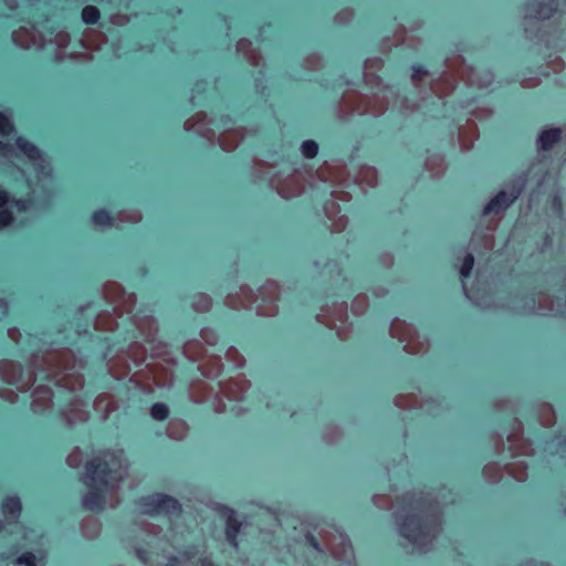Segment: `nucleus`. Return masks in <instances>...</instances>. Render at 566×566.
<instances>
[{
  "instance_id": "obj_16",
  "label": "nucleus",
  "mask_w": 566,
  "mask_h": 566,
  "mask_svg": "<svg viewBox=\"0 0 566 566\" xmlns=\"http://www.w3.org/2000/svg\"><path fill=\"white\" fill-rule=\"evenodd\" d=\"M455 80L448 74H442L431 82L430 88L438 97L450 95L455 88Z\"/></svg>"
},
{
  "instance_id": "obj_15",
  "label": "nucleus",
  "mask_w": 566,
  "mask_h": 566,
  "mask_svg": "<svg viewBox=\"0 0 566 566\" xmlns=\"http://www.w3.org/2000/svg\"><path fill=\"white\" fill-rule=\"evenodd\" d=\"M476 138L478 127L473 120H468L464 126L459 127L458 139L462 150H470Z\"/></svg>"
},
{
  "instance_id": "obj_33",
  "label": "nucleus",
  "mask_w": 566,
  "mask_h": 566,
  "mask_svg": "<svg viewBox=\"0 0 566 566\" xmlns=\"http://www.w3.org/2000/svg\"><path fill=\"white\" fill-rule=\"evenodd\" d=\"M368 308V297L365 294L356 295V316L361 315Z\"/></svg>"
},
{
  "instance_id": "obj_5",
  "label": "nucleus",
  "mask_w": 566,
  "mask_h": 566,
  "mask_svg": "<svg viewBox=\"0 0 566 566\" xmlns=\"http://www.w3.org/2000/svg\"><path fill=\"white\" fill-rule=\"evenodd\" d=\"M389 333L391 337L397 338L401 343H406L403 347L406 353L420 354L428 349V343L421 340L416 328L406 321L395 318L391 322Z\"/></svg>"
},
{
  "instance_id": "obj_14",
  "label": "nucleus",
  "mask_w": 566,
  "mask_h": 566,
  "mask_svg": "<svg viewBox=\"0 0 566 566\" xmlns=\"http://www.w3.org/2000/svg\"><path fill=\"white\" fill-rule=\"evenodd\" d=\"M10 201V192L0 187V229H6L14 222L13 210L9 207Z\"/></svg>"
},
{
  "instance_id": "obj_19",
  "label": "nucleus",
  "mask_w": 566,
  "mask_h": 566,
  "mask_svg": "<svg viewBox=\"0 0 566 566\" xmlns=\"http://www.w3.org/2000/svg\"><path fill=\"white\" fill-rule=\"evenodd\" d=\"M538 420L544 427H552L556 422L555 410L549 403H542L537 408Z\"/></svg>"
},
{
  "instance_id": "obj_12",
  "label": "nucleus",
  "mask_w": 566,
  "mask_h": 566,
  "mask_svg": "<svg viewBox=\"0 0 566 566\" xmlns=\"http://www.w3.org/2000/svg\"><path fill=\"white\" fill-rule=\"evenodd\" d=\"M0 510L9 523L15 522L22 512V502L17 495H7L0 503Z\"/></svg>"
},
{
  "instance_id": "obj_44",
  "label": "nucleus",
  "mask_w": 566,
  "mask_h": 566,
  "mask_svg": "<svg viewBox=\"0 0 566 566\" xmlns=\"http://www.w3.org/2000/svg\"><path fill=\"white\" fill-rule=\"evenodd\" d=\"M503 449H504V442H503V441H501V442H500V444H499V447H497V453L502 452V451H503Z\"/></svg>"
},
{
  "instance_id": "obj_6",
  "label": "nucleus",
  "mask_w": 566,
  "mask_h": 566,
  "mask_svg": "<svg viewBox=\"0 0 566 566\" xmlns=\"http://www.w3.org/2000/svg\"><path fill=\"white\" fill-rule=\"evenodd\" d=\"M444 64L449 72L465 81L470 85L484 86L491 82V78L481 82L476 76L475 69L471 65H468L461 54H452L448 56Z\"/></svg>"
},
{
  "instance_id": "obj_32",
  "label": "nucleus",
  "mask_w": 566,
  "mask_h": 566,
  "mask_svg": "<svg viewBox=\"0 0 566 566\" xmlns=\"http://www.w3.org/2000/svg\"><path fill=\"white\" fill-rule=\"evenodd\" d=\"M474 264V256L471 253H468L462 262V265L460 268V274L463 277H467L470 275L472 268Z\"/></svg>"
},
{
  "instance_id": "obj_45",
  "label": "nucleus",
  "mask_w": 566,
  "mask_h": 566,
  "mask_svg": "<svg viewBox=\"0 0 566 566\" xmlns=\"http://www.w3.org/2000/svg\"><path fill=\"white\" fill-rule=\"evenodd\" d=\"M9 558L8 554H0V560H7Z\"/></svg>"
},
{
  "instance_id": "obj_13",
  "label": "nucleus",
  "mask_w": 566,
  "mask_h": 566,
  "mask_svg": "<svg viewBox=\"0 0 566 566\" xmlns=\"http://www.w3.org/2000/svg\"><path fill=\"white\" fill-rule=\"evenodd\" d=\"M356 185L366 192L367 188H376L378 186V171L371 166H360L356 172Z\"/></svg>"
},
{
  "instance_id": "obj_7",
  "label": "nucleus",
  "mask_w": 566,
  "mask_h": 566,
  "mask_svg": "<svg viewBox=\"0 0 566 566\" xmlns=\"http://www.w3.org/2000/svg\"><path fill=\"white\" fill-rule=\"evenodd\" d=\"M517 193L500 191L483 209V217L493 214L489 220L488 230H494L497 227L499 220L502 218L503 212L514 202Z\"/></svg>"
},
{
  "instance_id": "obj_31",
  "label": "nucleus",
  "mask_w": 566,
  "mask_h": 566,
  "mask_svg": "<svg viewBox=\"0 0 566 566\" xmlns=\"http://www.w3.org/2000/svg\"><path fill=\"white\" fill-rule=\"evenodd\" d=\"M428 71L423 70L420 66L412 67L411 82L415 86L419 87L421 84L428 78Z\"/></svg>"
},
{
  "instance_id": "obj_36",
  "label": "nucleus",
  "mask_w": 566,
  "mask_h": 566,
  "mask_svg": "<svg viewBox=\"0 0 566 566\" xmlns=\"http://www.w3.org/2000/svg\"><path fill=\"white\" fill-rule=\"evenodd\" d=\"M198 566H219V565L216 564L210 557L205 556V557L199 558Z\"/></svg>"
},
{
  "instance_id": "obj_25",
  "label": "nucleus",
  "mask_w": 566,
  "mask_h": 566,
  "mask_svg": "<svg viewBox=\"0 0 566 566\" xmlns=\"http://www.w3.org/2000/svg\"><path fill=\"white\" fill-rule=\"evenodd\" d=\"M82 20L87 25H95L101 19V11L94 6H86L81 12Z\"/></svg>"
},
{
  "instance_id": "obj_24",
  "label": "nucleus",
  "mask_w": 566,
  "mask_h": 566,
  "mask_svg": "<svg viewBox=\"0 0 566 566\" xmlns=\"http://www.w3.org/2000/svg\"><path fill=\"white\" fill-rule=\"evenodd\" d=\"M483 475L490 483H496L502 479V468L496 462L488 463L483 468Z\"/></svg>"
},
{
  "instance_id": "obj_28",
  "label": "nucleus",
  "mask_w": 566,
  "mask_h": 566,
  "mask_svg": "<svg viewBox=\"0 0 566 566\" xmlns=\"http://www.w3.org/2000/svg\"><path fill=\"white\" fill-rule=\"evenodd\" d=\"M318 144L312 139L304 140L301 145V153L307 159L315 158L318 154Z\"/></svg>"
},
{
  "instance_id": "obj_37",
  "label": "nucleus",
  "mask_w": 566,
  "mask_h": 566,
  "mask_svg": "<svg viewBox=\"0 0 566 566\" xmlns=\"http://www.w3.org/2000/svg\"><path fill=\"white\" fill-rule=\"evenodd\" d=\"M553 209L560 214L562 213V199L559 196H554L553 198Z\"/></svg>"
},
{
  "instance_id": "obj_17",
  "label": "nucleus",
  "mask_w": 566,
  "mask_h": 566,
  "mask_svg": "<svg viewBox=\"0 0 566 566\" xmlns=\"http://www.w3.org/2000/svg\"><path fill=\"white\" fill-rule=\"evenodd\" d=\"M15 146L32 163L43 159L42 150L22 136L15 138Z\"/></svg>"
},
{
  "instance_id": "obj_29",
  "label": "nucleus",
  "mask_w": 566,
  "mask_h": 566,
  "mask_svg": "<svg viewBox=\"0 0 566 566\" xmlns=\"http://www.w3.org/2000/svg\"><path fill=\"white\" fill-rule=\"evenodd\" d=\"M31 203H32V198L31 197H28V198H14V197L11 196V201L9 203V207L11 208V210L13 208H15L20 212H25L28 210V208L31 206Z\"/></svg>"
},
{
  "instance_id": "obj_10",
  "label": "nucleus",
  "mask_w": 566,
  "mask_h": 566,
  "mask_svg": "<svg viewBox=\"0 0 566 566\" xmlns=\"http://www.w3.org/2000/svg\"><path fill=\"white\" fill-rule=\"evenodd\" d=\"M226 528L224 534L227 542L233 548L239 547V535L241 532V522L239 521L234 510L224 506Z\"/></svg>"
},
{
  "instance_id": "obj_23",
  "label": "nucleus",
  "mask_w": 566,
  "mask_h": 566,
  "mask_svg": "<svg viewBox=\"0 0 566 566\" xmlns=\"http://www.w3.org/2000/svg\"><path fill=\"white\" fill-rule=\"evenodd\" d=\"M92 221L102 227H111L114 222L112 212L106 208H98L91 216Z\"/></svg>"
},
{
  "instance_id": "obj_42",
  "label": "nucleus",
  "mask_w": 566,
  "mask_h": 566,
  "mask_svg": "<svg viewBox=\"0 0 566 566\" xmlns=\"http://www.w3.org/2000/svg\"><path fill=\"white\" fill-rule=\"evenodd\" d=\"M179 558L175 555L169 556L168 563L166 566H179Z\"/></svg>"
},
{
  "instance_id": "obj_3",
  "label": "nucleus",
  "mask_w": 566,
  "mask_h": 566,
  "mask_svg": "<svg viewBox=\"0 0 566 566\" xmlns=\"http://www.w3.org/2000/svg\"><path fill=\"white\" fill-rule=\"evenodd\" d=\"M84 468V484L88 491L82 496V506L85 511L99 513L105 507V492L109 486L112 469L108 462L101 458L86 461Z\"/></svg>"
},
{
  "instance_id": "obj_41",
  "label": "nucleus",
  "mask_w": 566,
  "mask_h": 566,
  "mask_svg": "<svg viewBox=\"0 0 566 566\" xmlns=\"http://www.w3.org/2000/svg\"><path fill=\"white\" fill-rule=\"evenodd\" d=\"M308 542H310V545H311L314 549H316V551H319V549H321V548H319V543H318V541H317V538H316V537H314V536H312V535H311V536L308 537Z\"/></svg>"
},
{
  "instance_id": "obj_27",
  "label": "nucleus",
  "mask_w": 566,
  "mask_h": 566,
  "mask_svg": "<svg viewBox=\"0 0 566 566\" xmlns=\"http://www.w3.org/2000/svg\"><path fill=\"white\" fill-rule=\"evenodd\" d=\"M15 132V126L11 118L0 112V136L9 137Z\"/></svg>"
},
{
  "instance_id": "obj_4",
  "label": "nucleus",
  "mask_w": 566,
  "mask_h": 566,
  "mask_svg": "<svg viewBox=\"0 0 566 566\" xmlns=\"http://www.w3.org/2000/svg\"><path fill=\"white\" fill-rule=\"evenodd\" d=\"M143 513L148 516L163 515L167 517L179 516L182 507L179 501L164 493H154L140 496L136 501Z\"/></svg>"
},
{
  "instance_id": "obj_8",
  "label": "nucleus",
  "mask_w": 566,
  "mask_h": 566,
  "mask_svg": "<svg viewBox=\"0 0 566 566\" xmlns=\"http://www.w3.org/2000/svg\"><path fill=\"white\" fill-rule=\"evenodd\" d=\"M512 457L532 455L533 448L530 440L523 437V424L515 418L511 433L507 437Z\"/></svg>"
},
{
  "instance_id": "obj_46",
  "label": "nucleus",
  "mask_w": 566,
  "mask_h": 566,
  "mask_svg": "<svg viewBox=\"0 0 566 566\" xmlns=\"http://www.w3.org/2000/svg\"><path fill=\"white\" fill-rule=\"evenodd\" d=\"M4 530V524L3 522L0 520V534L2 533V531Z\"/></svg>"
},
{
  "instance_id": "obj_2",
  "label": "nucleus",
  "mask_w": 566,
  "mask_h": 566,
  "mask_svg": "<svg viewBox=\"0 0 566 566\" xmlns=\"http://www.w3.org/2000/svg\"><path fill=\"white\" fill-rule=\"evenodd\" d=\"M385 62L380 57L367 59L364 63L363 80L365 85L370 88H377L382 96L364 95L356 92V114H369L373 116L382 115L388 108V95L392 93V87L385 84L379 76V72L384 69Z\"/></svg>"
},
{
  "instance_id": "obj_39",
  "label": "nucleus",
  "mask_w": 566,
  "mask_h": 566,
  "mask_svg": "<svg viewBox=\"0 0 566 566\" xmlns=\"http://www.w3.org/2000/svg\"><path fill=\"white\" fill-rule=\"evenodd\" d=\"M493 243H494V239H493V235H485L484 237V245L485 248L488 249H492L493 248Z\"/></svg>"
},
{
  "instance_id": "obj_22",
  "label": "nucleus",
  "mask_w": 566,
  "mask_h": 566,
  "mask_svg": "<svg viewBox=\"0 0 566 566\" xmlns=\"http://www.w3.org/2000/svg\"><path fill=\"white\" fill-rule=\"evenodd\" d=\"M395 405L400 409H413L421 407V403L415 394H400L396 396Z\"/></svg>"
},
{
  "instance_id": "obj_38",
  "label": "nucleus",
  "mask_w": 566,
  "mask_h": 566,
  "mask_svg": "<svg viewBox=\"0 0 566 566\" xmlns=\"http://www.w3.org/2000/svg\"><path fill=\"white\" fill-rule=\"evenodd\" d=\"M381 261L385 266L390 268L394 263V258L390 254H385L381 256Z\"/></svg>"
},
{
  "instance_id": "obj_34",
  "label": "nucleus",
  "mask_w": 566,
  "mask_h": 566,
  "mask_svg": "<svg viewBox=\"0 0 566 566\" xmlns=\"http://www.w3.org/2000/svg\"><path fill=\"white\" fill-rule=\"evenodd\" d=\"M374 503L378 507L385 509V510H389V509L394 507L392 501H391L390 496H388V495L374 496Z\"/></svg>"
},
{
  "instance_id": "obj_26",
  "label": "nucleus",
  "mask_w": 566,
  "mask_h": 566,
  "mask_svg": "<svg viewBox=\"0 0 566 566\" xmlns=\"http://www.w3.org/2000/svg\"><path fill=\"white\" fill-rule=\"evenodd\" d=\"M150 416L155 420L164 421L169 416V409L164 402H155L150 407Z\"/></svg>"
},
{
  "instance_id": "obj_35",
  "label": "nucleus",
  "mask_w": 566,
  "mask_h": 566,
  "mask_svg": "<svg viewBox=\"0 0 566 566\" xmlns=\"http://www.w3.org/2000/svg\"><path fill=\"white\" fill-rule=\"evenodd\" d=\"M136 554L138 556V558L144 563V564H148V559H149V554L146 549L144 548H138L136 551Z\"/></svg>"
},
{
  "instance_id": "obj_20",
  "label": "nucleus",
  "mask_w": 566,
  "mask_h": 566,
  "mask_svg": "<svg viewBox=\"0 0 566 566\" xmlns=\"http://www.w3.org/2000/svg\"><path fill=\"white\" fill-rule=\"evenodd\" d=\"M505 470L507 474H510L518 482H524L527 480V464L523 461L509 463L505 465Z\"/></svg>"
},
{
  "instance_id": "obj_1",
  "label": "nucleus",
  "mask_w": 566,
  "mask_h": 566,
  "mask_svg": "<svg viewBox=\"0 0 566 566\" xmlns=\"http://www.w3.org/2000/svg\"><path fill=\"white\" fill-rule=\"evenodd\" d=\"M395 514L399 534L422 551H427L442 531V506L433 493L403 494Z\"/></svg>"
},
{
  "instance_id": "obj_40",
  "label": "nucleus",
  "mask_w": 566,
  "mask_h": 566,
  "mask_svg": "<svg viewBox=\"0 0 566 566\" xmlns=\"http://www.w3.org/2000/svg\"><path fill=\"white\" fill-rule=\"evenodd\" d=\"M308 542H310V545H311L314 549H316V551H319V549H321V548H319V543H318V541H317V538H316V537H314V536H312V535H311V536L308 537Z\"/></svg>"
},
{
  "instance_id": "obj_30",
  "label": "nucleus",
  "mask_w": 566,
  "mask_h": 566,
  "mask_svg": "<svg viewBox=\"0 0 566 566\" xmlns=\"http://www.w3.org/2000/svg\"><path fill=\"white\" fill-rule=\"evenodd\" d=\"M18 566H36V556L32 552H23L14 559Z\"/></svg>"
},
{
  "instance_id": "obj_18",
  "label": "nucleus",
  "mask_w": 566,
  "mask_h": 566,
  "mask_svg": "<svg viewBox=\"0 0 566 566\" xmlns=\"http://www.w3.org/2000/svg\"><path fill=\"white\" fill-rule=\"evenodd\" d=\"M424 166H426V169L431 174V176L433 178L441 177L447 169L444 158L440 155L429 156L426 160Z\"/></svg>"
},
{
  "instance_id": "obj_21",
  "label": "nucleus",
  "mask_w": 566,
  "mask_h": 566,
  "mask_svg": "<svg viewBox=\"0 0 566 566\" xmlns=\"http://www.w3.org/2000/svg\"><path fill=\"white\" fill-rule=\"evenodd\" d=\"M536 302L537 306L534 308V312L539 315H546L555 311L554 300L546 293L539 292L536 295Z\"/></svg>"
},
{
  "instance_id": "obj_9",
  "label": "nucleus",
  "mask_w": 566,
  "mask_h": 566,
  "mask_svg": "<svg viewBox=\"0 0 566 566\" xmlns=\"http://www.w3.org/2000/svg\"><path fill=\"white\" fill-rule=\"evenodd\" d=\"M558 9L559 0H528L526 4L527 14L539 20L549 19Z\"/></svg>"
},
{
  "instance_id": "obj_43",
  "label": "nucleus",
  "mask_w": 566,
  "mask_h": 566,
  "mask_svg": "<svg viewBox=\"0 0 566 566\" xmlns=\"http://www.w3.org/2000/svg\"><path fill=\"white\" fill-rule=\"evenodd\" d=\"M11 150V145L0 140V155Z\"/></svg>"
},
{
  "instance_id": "obj_11",
  "label": "nucleus",
  "mask_w": 566,
  "mask_h": 566,
  "mask_svg": "<svg viewBox=\"0 0 566 566\" xmlns=\"http://www.w3.org/2000/svg\"><path fill=\"white\" fill-rule=\"evenodd\" d=\"M563 137L560 128H544L537 137L536 147L538 151H549L557 145Z\"/></svg>"
}]
</instances>
